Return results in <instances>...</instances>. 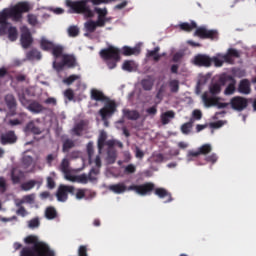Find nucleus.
<instances>
[{
	"mask_svg": "<svg viewBox=\"0 0 256 256\" xmlns=\"http://www.w3.org/2000/svg\"><path fill=\"white\" fill-rule=\"evenodd\" d=\"M24 131L33 133V135H41L43 133V131L41 130V128H39V126L35 125L34 121H30L27 123V125L25 126Z\"/></svg>",
	"mask_w": 256,
	"mask_h": 256,
	"instance_id": "23",
	"label": "nucleus"
},
{
	"mask_svg": "<svg viewBox=\"0 0 256 256\" xmlns=\"http://www.w3.org/2000/svg\"><path fill=\"white\" fill-rule=\"evenodd\" d=\"M17 28L16 27H13L11 26L9 29H8V39L10 41H17Z\"/></svg>",
	"mask_w": 256,
	"mask_h": 256,
	"instance_id": "43",
	"label": "nucleus"
},
{
	"mask_svg": "<svg viewBox=\"0 0 256 256\" xmlns=\"http://www.w3.org/2000/svg\"><path fill=\"white\" fill-rule=\"evenodd\" d=\"M64 97L69 101H73L75 99V92H73V89L68 88L64 91Z\"/></svg>",
	"mask_w": 256,
	"mask_h": 256,
	"instance_id": "56",
	"label": "nucleus"
},
{
	"mask_svg": "<svg viewBox=\"0 0 256 256\" xmlns=\"http://www.w3.org/2000/svg\"><path fill=\"white\" fill-rule=\"evenodd\" d=\"M168 86L170 87V91L172 93H179V80L177 79L170 80L168 82Z\"/></svg>",
	"mask_w": 256,
	"mask_h": 256,
	"instance_id": "41",
	"label": "nucleus"
},
{
	"mask_svg": "<svg viewBox=\"0 0 256 256\" xmlns=\"http://www.w3.org/2000/svg\"><path fill=\"white\" fill-rule=\"evenodd\" d=\"M106 161L108 165H113L117 161V150L115 149H107V157Z\"/></svg>",
	"mask_w": 256,
	"mask_h": 256,
	"instance_id": "31",
	"label": "nucleus"
},
{
	"mask_svg": "<svg viewBox=\"0 0 256 256\" xmlns=\"http://www.w3.org/2000/svg\"><path fill=\"white\" fill-rule=\"evenodd\" d=\"M52 55L56 58L59 59V57H61V55H63V46L61 45H55L52 48Z\"/></svg>",
	"mask_w": 256,
	"mask_h": 256,
	"instance_id": "40",
	"label": "nucleus"
},
{
	"mask_svg": "<svg viewBox=\"0 0 256 256\" xmlns=\"http://www.w3.org/2000/svg\"><path fill=\"white\" fill-rule=\"evenodd\" d=\"M94 153H95V150L93 148V142H89L87 144V154H88L89 161H91V159H93Z\"/></svg>",
	"mask_w": 256,
	"mask_h": 256,
	"instance_id": "58",
	"label": "nucleus"
},
{
	"mask_svg": "<svg viewBox=\"0 0 256 256\" xmlns=\"http://www.w3.org/2000/svg\"><path fill=\"white\" fill-rule=\"evenodd\" d=\"M194 65H197V67H211V57L198 54L194 57Z\"/></svg>",
	"mask_w": 256,
	"mask_h": 256,
	"instance_id": "14",
	"label": "nucleus"
},
{
	"mask_svg": "<svg viewBox=\"0 0 256 256\" xmlns=\"http://www.w3.org/2000/svg\"><path fill=\"white\" fill-rule=\"evenodd\" d=\"M119 49L113 46L104 48L100 51V57L106 61L108 69H115L117 63H119L121 56H119Z\"/></svg>",
	"mask_w": 256,
	"mask_h": 256,
	"instance_id": "4",
	"label": "nucleus"
},
{
	"mask_svg": "<svg viewBox=\"0 0 256 256\" xmlns=\"http://www.w3.org/2000/svg\"><path fill=\"white\" fill-rule=\"evenodd\" d=\"M117 111V104L114 101H108L105 106L100 109L99 113L102 119H107V117H111Z\"/></svg>",
	"mask_w": 256,
	"mask_h": 256,
	"instance_id": "11",
	"label": "nucleus"
},
{
	"mask_svg": "<svg viewBox=\"0 0 256 256\" xmlns=\"http://www.w3.org/2000/svg\"><path fill=\"white\" fill-rule=\"evenodd\" d=\"M23 203H28L29 205H33V203H35V193L23 196L20 202V205Z\"/></svg>",
	"mask_w": 256,
	"mask_h": 256,
	"instance_id": "42",
	"label": "nucleus"
},
{
	"mask_svg": "<svg viewBox=\"0 0 256 256\" xmlns=\"http://www.w3.org/2000/svg\"><path fill=\"white\" fill-rule=\"evenodd\" d=\"M141 85L144 91H151V89H153V80L150 78L143 79Z\"/></svg>",
	"mask_w": 256,
	"mask_h": 256,
	"instance_id": "37",
	"label": "nucleus"
},
{
	"mask_svg": "<svg viewBox=\"0 0 256 256\" xmlns=\"http://www.w3.org/2000/svg\"><path fill=\"white\" fill-rule=\"evenodd\" d=\"M141 53V49L139 47L131 48L129 46H124L122 48V55L125 57H130V55H139Z\"/></svg>",
	"mask_w": 256,
	"mask_h": 256,
	"instance_id": "27",
	"label": "nucleus"
},
{
	"mask_svg": "<svg viewBox=\"0 0 256 256\" xmlns=\"http://www.w3.org/2000/svg\"><path fill=\"white\" fill-rule=\"evenodd\" d=\"M230 107L233 111H245L247 107H249V100L243 96H234L230 99Z\"/></svg>",
	"mask_w": 256,
	"mask_h": 256,
	"instance_id": "8",
	"label": "nucleus"
},
{
	"mask_svg": "<svg viewBox=\"0 0 256 256\" xmlns=\"http://www.w3.org/2000/svg\"><path fill=\"white\" fill-rule=\"evenodd\" d=\"M79 79H81L80 75L77 74H72L67 78H64L62 80V83H64V85H73V83H75V81H79Z\"/></svg>",
	"mask_w": 256,
	"mask_h": 256,
	"instance_id": "34",
	"label": "nucleus"
},
{
	"mask_svg": "<svg viewBox=\"0 0 256 256\" xmlns=\"http://www.w3.org/2000/svg\"><path fill=\"white\" fill-rule=\"evenodd\" d=\"M194 37H199L200 39H211V41H215L219 39V32L217 30H208L205 27H199L194 32Z\"/></svg>",
	"mask_w": 256,
	"mask_h": 256,
	"instance_id": "10",
	"label": "nucleus"
},
{
	"mask_svg": "<svg viewBox=\"0 0 256 256\" xmlns=\"http://www.w3.org/2000/svg\"><path fill=\"white\" fill-rule=\"evenodd\" d=\"M202 101L205 105V107H218V109H225L227 107H229L230 102L229 103H223V102H219L221 101L220 97L217 96H209V92H204L202 95Z\"/></svg>",
	"mask_w": 256,
	"mask_h": 256,
	"instance_id": "7",
	"label": "nucleus"
},
{
	"mask_svg": "<svg viewBox=\"0 0 256 256\" xmlns=\"http://www.w3.org/2000/svg\"><path fill=\"white\" fill-rule=\"evenodd\" d=\"M98 174H99V171H97V169L95 168H92L88 174V181H97V177L95 176Z\"/></svg>",
	"mask_w": 256,
	"mask_h": 256,
	"instance_id": "60",
	"label": "nucleus"
},
{
	"mask_svg": "<svg viewBox=\"0 0 256 256\" xmlns=\"http://www.w3.org/2000/svg\"><path fill=\"white\" fill-rule=\"evenodd\" d=\"M9 19L19 23L23 20V13H29L31 11V6L27 2H20L16 5L6 8Z\"/></svg>",
	"mask_w": 256,
	"mask_h": 256,
	"instance_id": "5",
	"label": "nucleus"
},
{
	"mask_svg": "<svg viewBox=\"0 0 256 256\" xmlns=\"http://www.w3.org/2000/svg\"><path fill=\"white\" fill-rule=\"evenodd\" d=\"M159 51H161V48L159 46L155 47L153 50H148L146 57H153V60L157 63L161 61V57L167 56V53L164 52L162 54H159Z\"/></svg>",
	"mask_w": 256,
	"mask_h": 256,
	"instance_id": "19",
	"label": "nucleus"
},
{
	"mask_svg": "<svg viewBox=\"0 0 256 256\" xmlns=\"http://www.w3.org/2000/svg\"><path fill=\"white\" fill-rule=\"evenodd\" d=\"M91 99H93V101H109V98L97 89L91 90Z\"/></svg>",
	"mask_w": 256,
	"mask_h": 256,
	"instance_id": "26",
	"label": "nucleus"
},
{
	"mask_svg": "<svg viewBox=\"0 0 256 256\" xmlns=\"http://www.w3.org/2000/svg\"><path fill=\"white\" fill-rule=\"evenodd\" d=\"M53 67L57 73H61V71L65 69V62H63V60L62 62H54Z\"/></svg>",
	"mask_w": 256,
	"mask_h": 256,
	"instance_id": "59",
	"label": "nucleus"
},
{
	"mask_svg": "<svg viewBox=\"0 0 256 256\" xmlns=\"http://www.w3.org/2000/svg\"><path fill=\"white\" fill-rule=\"evenodd\" d=\"M89 0H66L65 5L68 7V13H76L77 15H85L87 18L93 17V10L87 5Z\"/></svg>",
	"mask_w": 256,
	"mask_h": 256,
	"instance_id": "3",
	"label": "nucleus"
},
{
	"mask_svg": "<svg viewBox=\"0 0 256 256\" xmlns=\"http://www.w3.org/2000/svg\"><path fill=\"white\" fill-rule=\"evenodd\" d=\"M69 193L70 195H75V186L61 184L56 192L57 200L61 203H65V201L69 199Z\"/></svg>",
	"mask_w": 256,
	"mask_h": 256,
	"instance_id": "9",
	"label": "nucleus"
},
{
	"mask_svg": "<svg viewBox=\"0 0 256 256\" xmlns=\"http://www.w3.org/2000/svg\"><path fill=\"white\" fill-rule=\"evenodd\" d=\"M137 171V167L133 164H129L124 168L125 175H133Z\"/></svg>",
	"mask_w": 256,
	"mask_h": 256,
	"instance_id": "54",
	"label": "nucleus"
},
{
	"mask_svg": "<svg viewBox=\"0 0 256 256\" xmlns=\"http://www.w3.org/2000/svg\"><path fill=\"white\" fill-rule=\"evenodd\" d=\"M109 191L115 193L116 195H121L126 191H135L137 195H141V197H145V195H151L153 191H155V184L152 182H146L144 184L135 185L132 184L127 187L125 183L120 182L118 184H112L108 186Z\"/></svg>",
	"mask_w": 256,
	"mask_h": 256,
	"instance_id": "2",
	"label": "nucleus"
},
{
	"mask_svg": "<svg viewBox=\"0 0 256 256\" xmlns=\"http://www.w3.org/2000/svg\"><path fill=\"white\" fill-rule=\"evenodd\" d=\"M73 147H75V141L67 138L63 141L62 151L63 153H69V150L73 149Z\"/></svg>",
	"mask_w": 256,
	"mask_h": 256,
	"instance_id": "33",
	"label": "nucleus"
},
{
	"mask_svg": "<svg viewBox=\"0 0 256 256\" xmlns=\"http://www.w3.org/2000/svg\"><path fill=\"white\" fill-rule=\"evenodd\" d=\"M220 85L225 86L224 95H234L237 91V80L231 75H222L219 79Z\"/></svg>",
	"mask_w": 256,
	"mask_h": 256,
	"instance_id": "6",
	"label": "nucleus"
},
{
	"mask_svg": "<svg viewBox=\"0 0 256 256\" xmlns=\"http://www.w3.org/2000/svg\"><path fill=\"white\" fill-rule=\"evenodd\" d=\"M33 43V37L31 36V32L26 30L21 34V45L24 49H29L31 44Z\"/></svg>",
	"mask_w": 256,
	"mask_h": 256,
	"instance_id": "17",
	"label": "nucleus"
},
{
	"mask_svg": "<svg viewBox=\"0 0 256 256\" xmlns=\"http://www.w3.org/2000/svg\"><path fill=\"white\" fill-rule=\"evenodd\" d=\"M191 119H192V121H194V119L196 121H201V119H203V112H201V110H199V109L193 110Z\"/></svg>",
	"mask_w": 256,
	"mask_h": 256,
	"instance_id": "52",
	"label": "nucleus"
},
{
	"mask_svg": "<svg viewBox=\"0 0 256 256\" xmlns=\"http://www.w3.org/2000/svg\"><path fill=\"white\" fill-rule=\"evenodd\" d=\"M85 28L88 31V33H95V30L97 29V24L93 20H89L85 23Z\"/></svg>",
	"mask_w": 256,
	"mask_h": 256,
	"instance_id": "44",
	"label": "nucleus"
},
{
	"mask_svg": "<svg viewBox=\"0 0 256 256\" xmlns=\"http://www.w3.org/2000/svg\"><path fill=\"white\" fill-rule=\"evenodd\" d=\"M179 28L181 31H186L187 33H191L193 29H197V23L195 21L189 22H183L179 24Z\"/></svg>",
	"mask_w": 256,
	"mask_h": 256,
	"instance_id": "29",
	"label": "nucleus"
},
{
	"mask_svg": "<svg viewBox=\"0 0 256 256\" xmlns=\"http://www.w3.org/2000/svg\"><path fill=\"white\" fill-rule=\"evenodd\" d=\"M219 57H221V59H224L225 63H233V58L239 59V57H241V54L237 49L230 48L227 50L226 54H219Z\"/></svg>",
	"mask_w": 256,
	"mask_h": 256,
	"instance_id": "13",
	"label": "nucleus"
},
{
	"mask_svg": "<svg viewBox=\"0 0 256 256\" xmlns=\"http://www.w3.org/2000/svg\"><path fill=\"white\" fill-rule=\"evenodd\" d=\"M7 31H9V22L0 24V35H7Z\"/></svg>",
	"mask_w": 256,
	"mask_h": 256,
	"instance_id": "61",
	"label": "nucleus"
},
{
	"mask_svg": "<svg viewBox=\"0 0 256 256\" xmlns=\"http://www.w3.org/2000/svg\"><path fill=\"white\" fill-rule=\"evenodd\" d=\"M171 119H175V112L173 110H169L161 114L162 125H169Z\"/></svg>",
	"mask_w": 256,
	"mask_h": 256,
	"instance_id": "25",
	"label": "nucleus"
},
{
	"mask_svg": "<svg viewBox=\"0 0 256 256\" xmlns=\"http://www.w3.org/2000/svg\"><path fill=\"white\" fill-rule=\"evenodd\" d=\"M83 129H85V124L80 122L74 126L73 132L75 133V135H77V137H81V133H83Z\"/></svg>",
	"mask_w": 256,
	"mask_h": 256,
	"instance_id": "49",
	"label": "nucleus"
},
{
	"mask_svg": "<svg viewBox=\"0 0 256 256\" xmlns=\"http://www.w3.org/2000/svg\"><path fill=\"white\" fill-rule=\"evenodd\" d=\"M219 55L220 54H217V56L211 58V63H214L215 67H223V63H225V59L221 58Z\"/></svg>",
	"mask_w": 256,
	"mask_h": 256,
	"instance_id": "47",
	"label": "nucleus"
},
{
	"mask_svg": "<svg viewBox=\"0 0 256 256\" xmlns=\"http://www.w3.org/2000/svg\"><path fill=\"white\" fill-rule=\"evenodd\" d=\"M24 243L33 246L22 248L20 256H55V251L47 243L40 241L35 235L27 236L24 239Z\"/></svg>",
	"mask_w": 256,
	"mask_h": 256,
	"instance_id": "1",
	"label": "nucleus"
},
{
	"mask_svg": "<svg viewBox=\"0 0 256 256\" xmlns=\"http://www.w3.org/2000/svg\"><path fill=\"white\" fill-rule=\"evenodd\" d=\"M62 61L64 62V66L68 67L69 69L77 67V59L75 56L65 55L63 56Z\"/></svg>",
	"mask_w": 256,
	"mask_h": 256,
	"instance_id": "24",
	"label": "nucleus"
},
{
	"mask_svg": "<svg viewBox=\"0 0 256 256\" xmlns=\"http://www.w3.org/2000/svg\"><path fill=\"white\" fill-rule=\"evenodd\" d=\"M13 185H19L25 179V172L19 168H13L10 174Z\"/></svg>",
	"mask_w": 256,
	"mask_h": 256,
	"instance_id": "15",
	"label": "nucleus"
},
{
	"mask_svg": "<svg viewBox=\"0 0 256 256\" xmlns=\"http://www.w3.org/2000/svg\"><path fill=\"white\" fill-rule=\"evenodd\" d=\"M198 151L200 155H209L213 151V147H211V144H203L198 148Z\"/></svg>",
	"mask_w": 256,
	"mask_h": 256,
	"instance_id": "38",
	"label": "nucleus"
},
{
	"mask_svg": "<svg viewBox=\"0 0 256 256\" xmlns=\"http://www.w3.org/2000/svg\"><path fill=\"white\" fill-rule=\"evenodd\" d=\"M209 91H210L212 97H215V95H219V93H221V85L212 84L209 88Z\"/></svg>",
	"mask_w": 256,
	"mask_h": 256,
	"instance_id": "48",
	"label": "nucleus"
},
{
	"mask_svg": "<svg viewBox=\"0 0 256 256\" xmlns=\"http://www.w3.org/2000/svg\"><path fill=\"white\" fill-rule=\"evenodd\" d=\"M88 249L86 245H81L78 248V256H89L87 253Z\"/></svg>",
	"mask_w": 256,
	"mask_h": 256,
	"instance_id": "63",
	"label": "nucleus"
},
{
	"mask_svg": "<svg viewBox=\"0 0 256 256\" xmlns=\"http://www.w3.org/2000/svg\"><path fill=\"white\" fill-rule=\"evenodd\" d=\"M95 23H96V27H105V24L107 23V18L98 17Z\"/></svg>",
	"mask_w": 256,
	"mask_h": 256,
	"instance_id": "64",
	"label": "nucleus"
},
{
	"mask_svg": "<svg viewBox=\"0 0 256 256\" xmlns=\"http://www.w3.org/2000/svg\"><path fill=\"white\" fill-rule=\"evenodd\" d=\"M41 225V222L39 221V218H33L28 222V227L30 229H37Z\"/></svg>",
	"mask_w": 256,
	"mask_h": 256,
	"instance_id": "55",
	"label": "nucleus"
},
{
	"mask_svg": "<svg viewBox=\"0 0 256 256\" xmlns=\"http://www.w3.org/2000/svg\"><path fill=\"white\" fill-rule=\"evenodd\" d=\"M95 13L98 14V17H102V18H105L107 17V8H95L94 9Z\"/></svg>",
	"mask_w": 256,
	"mask_h": 256,
	"instance_id": "62",
	"label": "nucleus"
},
{
	"mask_svg": "<svg viewBox=\"0 0 256 256\" xmlns=\"http://www.w3.org/2000/svg\"><path fill=\"white\" fill-rule=\"evenodd\" d=\"M8 20H9V14L7 12V8H5L0 12V25L3 23H8Z\"/></svg>",
	"mask_w": 256,
	"mask_h": 256,
	"instance_id": "51",
	"label": "nucleus"
},
{
	"mask_svg": "<svg viewBox=\"0 0 256 256\" xmlns=\"http://www.w3.org/2000/svg\"><path fill=\"white\" fill-rule=\"evenodd\" d=\"M55 43L52 41L47 40L46 38H41L40 40V48L42 51H52Z\"/></svg>",
	"mask_w": 256,
	"mask_h": 256,
	"instance_id": "30",
	"label": "nucleus"
},
{
	"mask_svg": "<svg viewBox=\"0 0 256 256\" xmlns=\"http://www.w3.org/2000/svg\"><path fill=\"white\" fill-rule=\"evenodd\" d=\"M27 21H28L29 25H31L32 27H36V25H39V19L37 18V15H35V14H28Z\"/></svg>",
	"mask_w": 256,
	"mask_h": 256,
	"instance_id": "45",
	"label": "nucleus"
},
{
	"mask_svg": "<svg viewBox=\"0 0 256 256\" xmlns=\"http://www.w3.org/2000/svg\"><path fill=\"white\" fill-rule=\"evenodd\" d=\"M238 93H241L242 95H250L251 94V82L248 79H242L239 82Z\"/></svg>",
	"mask_w": 256,
	"mask_h": 256,
	"instance_id": "16",
	"label": "nucleus"
},
{
	"mask_svg": "<svg viewBox=\"0 0 256 256\" xmlns=\"http://www.w3.org/2000/svg\"><path fill=\"white\" fill-rule=\"evenodd\" d=\"M26 57L29 61H33V59H41V52L37 49H32L27 52Z\"/></svg>",
	"mask_w": 256,
	"mask_h": 256,
	"instance_id": "35",
	"label": "nucleus"
},
{
	"mask_svg": "<svg viewBox=\"0 0 256 256\" xmlns=\"http://www.w3.org/2000/svg\"><path fill=\"white\" fill-rule=\"evenodd\" d=\"M0 143L1 145H13V143H17V135H15V131L10 130L1 134Z\"/></svg>",
	"mask_w": 256,
	"mask_h": 256,
	"instance_id": "12",
	"label": "nucleus"
},
{
	"mask_svg": "<svg viewBox=\"0 0 256 256\" xmlns=\"http://www.w3.org/2000/svg\"><path fill=\"white\" fill-rule=\"evenodd\" d=\"M123 71H128V73L133 72L134 66H133V61L131 60H126L124 61L122 65Z\"/></svg>",
	"mask_w": 256,
	"mask_h": 256,
	"instance_id": "50",
	"label": "nucleus"
},
{
	"mask_svg": "<svg viewBox=\"0 0 256 256\" xmlns=\"http://www.w3.org/2000/svg\"><path fill=\"white\" fill-rule=\"evenodd\" d=\"M28 111L31 113H34L35 115L42 113V111H45V108L41 103L37 101H32L28 106H27Z\"/></svg>",
	"mask_w": 256,
	"mask_h": 256,
	"instance_id": "21",
	"label": "nucleus"
},
{
	"mask_svg": "<svg viewBox=\"0 0 256 256\" xmlns=\"http://www.w3.org/2000/svg\"><path fill=\"white\" fill-rule=\"evenodd\" d=\"M42 184L43 182L39 180H29L21 184V189L22 191H31V189L35 188V185H38L39 189V187H41Z\"/></svg>",
	"mask_w": 256,
	"mask_h": 256,
	"instance_id": "20",
	"label": "nucleus"
},
{
	"mask_svg": "<svg viewBox=\"0 0 256 256\" xmlns=\"http://www.w3.org/2000/svg\"><path fill=\"white\" fill-rule=\"evenodd\" d=\"M68 35L70 37H77L79 35V28L77 26H70L68 28Z\"/></svg>",
	"mask_w": 256,
	"mask_h": 256,
	"instance_id": "57",
	"label": "nucleus"
},
{
	"mask_svg": "<svg viewBox=\"0 0 256 256\" xmlns=\"http://www.w3.org/2000/svg\"><path fill=\"white\" fill-rule=\"evenodd\" d=\"M5 102L8 109H15V107H17V100L13 94H7L5 96Z\"/></svg>",
	"mask_w": 256,
	"mask_h": 256,
	"instance_id": "32",
	"label": "nucleus"
},
{
	"mask_svg": "<svg viewBox=\"0 0 256 256\" xmlns=\"http://www.w3.org/2000/svg\"><path fill=\"white\" fill-rule=\"evenodd\" d=\"M60 171L62 173H67L69 171V160L67 158H64L60 164Z\"/></svg>",
	"mask_w": 256,
	"mask_h": 256,
	"instance_id": "53",
	"label": "nucleus"
},
{
	"mask_svg": "<svg viewBox=\"0 0 256 256\" xmlns=\"http://www.w3.org/2000/svg\"><path fill=\"white\" fill-rule=\"evenodd\" d=\"M123 116L129 121H137L141 117V114L137 110L124 109Z\"/></svg>",
	"mask_w": 256,
	"mask_h": 256,
	"instance_id": "22",
	"label": "nucleus"
},
{
	"mask_svg": "<svg viewBox=\"0 0 256 256\" xmlns=\"http://www.w3.org/2000/svg\"><path fill=\"white\" fill-rule=\"evenodd\" d=\"M45 217L46 219H55V217H57V210H55V208L53 206H49L46 208L45 210Z\"/></svg>",
	"mask_w": 256,
	"mask_h": 256,
	"instance_id": "36",
	"label": "nucleus"
},
{
	"mask_svg": "<svg viewBox=\"0 0 256 256\" xmlns=\"http://www.w3.org/2000/svg\"><path fill=\"white\" fill-rule=\"evenodd\" d=\"M154 193L155 195H157V197H159V199L167 198V200L164 201V203H171V201H173V196L165 188H156Z\"/></svg>",
	"mask_w": 256,
	"mask_h": 256,
	"instance_id": "18",
	"label": "nucleus"
},
{
	"mask_svg": "<svg viewBox=\"0 0 256 256\" xmlns=\"http://www.w3.org/2000/svg\"><path fill=\"white\" fill-rule=\"evenodd\" d=\"M75 183H81L82 185H87L89 183V177L87 174L76 175Z\"/></svg>",
	"mask_w": 256,
	"mask_h": 256,
	"instance_id": "46",
	"label": "nucleus"
},
{
	"mask_svg": "<svg viewBox=\"0 0 256 256\" xmlns=\"http://www.w3.org/2000/svg\"><path fill=\"white\" fill-rule=\"evenodd\" d=\"M193 127V119H190L189 122L184 123L181 126V131L184 135H189L191 133V128Z\"/></svg>",
	"mask_w": 256,
	"mask_h": 256,
	"instance_id": "39",
	"label": "nucleus"
},
{
	"mask_svg": "<svg viewBox=\"0 0 256 256\" xmlns=\"http://www.w3.org/2000/svg\"><path fill=\"white\" fill-rule=\"evenodd\" d=\"M107 142V133L102 131L98 137V153L101 155L103 151V147H105V143Z\"/></svg>",
	"mask_w": 256,
	"mask_h": 256,
	"instance_id": "28",
	"label": "nucleus"
}]
</instances>
